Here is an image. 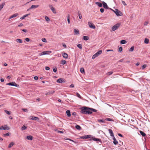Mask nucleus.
Segmentation results:
<instances>
[{"instance_id":"1","label":"nucleus","mask_w":150,"mask_h":150,"mask_svg":"<svg viewBox=\"0 0 150 150\" xmlns=\"http://www.w3.org/2000/svg\"><path fill=\"white\" fill-rule=\"evenodd\" d=\"M90 110V108L87 107L82 108L81 112L82 113L89 114H91Z\"/></svg>"},{"instance_id":"2","label":"nucleus","mask_w":150,"mask_h":150,"mask_svg":"<svg viewBox=\"0 0 150 150\" xmlns=\"http://www.w3.org/2000/svg\"><path fill=\"white\" fill-rule=\"evenodd\" d=\"M102 51L101 50L98 51L97 52L96 54H95L92 57V59H94L96 57H97L102 53Z\"/></svg>"},{"instance_id":"3","label":"nucleus","mask_w":150,"mask_h":150,"mask_svg":"<svg viewBox=\"0 0 150 150\" xmlns=\"http://www.w3.org/2000/svg\"><path fill=\"white\" fill-rule=\"evenodd\" d=\"M120 25V24L117 23L113 26L112 27V30L114 31L117 29L119 27Z\"/></svg>"},{"instance_id":"4","label":"nucleus","mask_w":150,"mask_h":150,"mask_svg":"<svg viewBox=\"0 0 150 150\" xmlns=\"http://www.w3.org/2000/svg\"><path fill=\"white\" fill-rule=\"evenodd\" d=\"M113 11L117 16H121L122 15V13L119 11L117 9H115V11L113 10Z\"/></svg>"},{"instance_id":"5","label":"nucleus","mask_w":150,"mask_h":150,"mask_svg":"<svg viewBox=\"0 0 150 150\" xmlns=\"http://www.w3.org/2000/svg\"><path fill=\"white\" fill-rule=\"evenodd\" d=\"M88 25L89 27L91 28L95 29L96 28L94 24L91 22H88Z\"/></svg>"},{"instance_id":"6","label":"nucleus","mask_w":150,"mask_h":150,"mask_svg":"<svg viewBox=\"0 0 150 150\" xmlns=\"http://www.w3.org/2000/svg\"><path fill=\"white\" fill-rule=\"evenodd\" d=\"M9 127H8L6 125H5L4 126H2L0 127V129H10Z\"/></svg>"},{"instance_id":"7","label":"nucleus","mask_w":150,"mask_h":150,"mask_svg":"<svg viewBox=\"0 0 150 150\" xmlns=\"http://www.w3.org/2000/svg\"><path fill=\"white\" fill-rule=\"evenodd\" d=\"M6 85H8L12 86H14L18 87L19 85L16 84L15 82H11L6 84Z\"/></svg>"},{"instance_id":"8","label":"nucleus","mask_w":150,"mask_h":150,"mask_svg":"<svg viewBox=\"0 0 150 150\" xmlns=\"http://www.w3.org/2000/svg\"><path fill=\"white\" fill-rule=\"evenodd\" d=\"M49 6L51 10L52 11V12L54 13L55 14L56 13V10L54 7L53 6L51 5H50Z\"/></svg>"},{"instance_id":"9","label":"nucleus","mask_w":150,"mask_h":150,"mask_svg":"<svg viewBox=\"0 0 150 150\" xmlns=\"http://www.w3.org/2000/svg\"><path fill=\"white\" fill-rule=\"evenodd\" d=\"M29 119L30 120H39V118L37 117L30 116L29 118Z\"/></svg>"},{"instance_id":"10","label":"nucleus","mask_w":150,"mask_h":150,"mask_svg":"<svg viewBox=\"0 0 150 150\" xmlns=\"http://www.w3.org/2000/svg\"><path fill=\"white\" fill-rule=\"evenodd\" d=\"M80 138L83 139H86L88 138H91V135H85L83 136H82L80 137Z\"/></svg>"},{"instance_id":"11","label":"nucleus","mask_w":150,"mask_h":150,"mask_svg":"<svg viewBox=\"0 0 150 150\" xmlns=\"http://www.w3.org/2000/svg\"><path fill=\"white\" fill-rule=\"evenodd\" d=\"M93 140L95 141H96L97 142H101V139H99L96 138H93V137H91V139H89V140Z\"/></svg>"},{"instance_id":"12","label":"nucleus","mask_w":150,"mask_h":150,"mask_svg":"<svg viewBox=\"0 0 150 150\" xmlns=\"http://www.w3.org/2000/svg\"><path fill=\"white\" fill-rule=\"evenodd\" d=\"M39 5H32L31 7L28 9L27 10V11H29V10L31 9L32 8H38V7Z\"/></svg>"},{"instance_id":"13","label":"nucleus","mask_w":150,"mask_h":150,"mask_svg":"<svg viewBox=\"0 0 150 150\" xmlns=\"http://www.w3.org/2000/svg\"><path fill=\"white\" fill-rule=\"evenodd\" d=\"M54 91H49L48 92H47V93H46L45 94V95H51V94H52L53 93H54Z\"/></svg>"},{"instance_id":"14","label":"nucleus","mask_w":150,"mask_h":150,"mask_svg":"<svg viewBox=\"0 0 150 150\" xmlns=\"http://www.w3.org/2000/svg\"><path fill=\"white\" fill-rule=\"evenodd\" d=\"M18 15V13L14 14L12 15L9 18V19L10 20L13 18H14L17 16Z\"/></svg>"},{"instance_id":"15","label":"nucleus","mask_w":150,"mask_h":150,"mask_svg":"<svg viewBox=\"0 0 150 150\" xmlns=\"http://www.w3.org/2000/svg\"><path fill=\"white\" fill-rule=\"evenodd\" d=\"M103 7L105 8L108 9V6L106 3L104 2H103Z\"/></svg>"},{"instance_id":"16","label":"nucleus","mask_w":150,"mask_h":150,"mask_svg":"<svg viewBox=\"0 0 150 150\" xmlns=\"http://www.w3.org/2000/svg\"><path fill=\"white\" fill-rule=\"evenodd\" d=\"M109 132L111 136L112 137H114L113 132L111 129H109Z\"/></svg>"},{"instance_id":"17","label":"nucleus","mask_w":150,"mask_h":150,"mask_svg":"<svg viewBox=\"0 0 150 150\" xmlns=\"http://www.w3.org/2000/svg\"><path fill=\"white\" fill-rule=\"evenodd\" d=\"M62 56L64 58L66 59H67L68 58V55L65 52L63 53Z\"/></svg>"},{"instance_id":"18","label":"nucleus","mask_w":150,"mask_h":150,"mask_svg":"<svg viewBox=\"0 0 150 150\" xmlns=\"http://www.w3.org/2000/svg\"><path fill=\"white\" fill-rule=\"evenodd\" d=\"M113 140H114V141L113 142V143L115 145H116L117 144H118V142L117 141L116 139L115 138V137H113Z\"/></svg>"},{"instance_id":"19","label":"nucleus","mask_w":150,"mask_h":150,"mask_svg":"<svg viewBox=\"0 0 150 150\" xmlns=\"http://www.w3.org/2000/svg\"><path fill=\"white\" fill-rule=\"evenodd\" d=\"M5 2H4L0 5V11L3 8L4 6L5 5Z\"/></svg>"},{"instance_id":"20","label":"nucleus","mask_w":150,"mask_h":150,"mask_svg":"<svg viewBox=\"0 0 150 150\" xmlns=\"http://www.w3.org/2000/svg\"><path fill=\"white\" fill-rule=\"evenodd\" d=\"M66 113L68 117H70L71 115L70 112L69 110H67L66 112Z\"/></svg>"},{"instance_id":"21","label":"nucleus","mask_w":150,"mask_h":150,"mask_svg":"<svg viewBox=\"0 0 150 150\" xmlns=\"http://www.w3.org/2000/svg\"><path fill=\"white\" fill-rule=\"evenodd\" d=\"M33 137L31 136H28L26 137L27 139L30 140H32L33 139Z\"/></svg>"},{"instance_id":"22","label":"nucleus","mask_w":150,"mask_h":150,"mask_svg":"<svg viewBox=\"0 0 150 150\" xmlns=\"http://www.w3.org/2000/svg\"><path fill=\"white\" fill-rule=\"evenodd\" d=\"M14 144V143H13V142H11L10 144L8 146V147L9 148H10L12 146H13Z\"/></svg>"},{"instance_id":"23","label":"nucleus","mask_w":150,"mask_h":150,"mask_svg":"<svg viewBox=\"0 0 150 150\" xmlns=\"http://www.w3.org/2000/svg\"><path fill=\"white\" fill-rule=\"evenodd\" d=\"M91 110L90 111V113L91 114L92 113V112H96L97 110L95 109L90 108Z\"/></svg>"},{"instance_id":"24","label":"nucleus","mask_w":150,"mask_h":150,"mask_svg":"<svg viewBox=\"0 0 150 150\" xmlns=\"http://www.w3.org/2000/svg\"><path fill=\"white\" fill-rule=\"evenodd\" d=\"M96 4L98 5L100 7H101L102 6V4L101 3L99 2H96Z\"/></svg>"},{"instance_id":"25","label":"nucleus","mask_w":150,"mask_h":150,"mask_svg":"<svg viewBox=\"0 0 150 150\" xmlns=\"http://www.w3.org/2000/svg\"><path fill=\"white\" fill-rule=\"evenodd\" d=\"M16 41L17 42L20 43H22V41L20 39H19V38L17 39H16Z\"/></svg>"},{"instance_id":"26","label":"nucleus","mask_w":150,"mask_h":150,"mask_svg":"<svg viewBox=\"0 0 150 150\" xmlns=\"http://www.w3.org/2000/svg\"><path fill=\"white\" fill-rule=\"evenodd\" d=\"M127 42V41L125 40H122L120 42V43L122 44H125Z\"/></svg>"},{"instance_id":"27","label":"nucleus","mask_w":150,"mask_h":150,"mask_svg":"<svg viewBox=\"0 0 150 150\" xmlns=\"http://www.w3.org/2000/svg\"><path fill=\"white\" fill-rule=\"evenodd\" d=\"M140 134L143 136L144 137L146 135V134L142 131H140Z\"/></svg>"},{"instance_id":"28","label":"nucleus","mask_w":150,"mask_h":150,"mask_svg":"<svg viewBox=\"0 0 150 150\" xmlns=\"http://www.w3.org/2000/svg\"><path fill=\"white\" fill-rule=\"evenodd\" d=\"M66 61L64 60H61V64H66Z\"/></svg>"},{"instance_id":"29","label":"nucleus","mask_w":150,"mask_h":150,"mask_svg":"<svg viewBox=\"0 0 150 150\" xmlns=\"http://www.w3.org/2000/svg\"><path fill=\"white\" fill-rule=\"evenodd\" d=\"M83 39L84 40H87L89 39V37L87 36H83Z\"/></svg>"},{"instance_id":"30","label":"nucleus","mask_w":150,"mask_h":150,"mask_svg":"<svg viewBox=\"0 0 150 150\" xmlns=\"http://www.w3.org/2000/svg\"><path fill=\"white\" fill-rule=\"evenodd\" d=\"M78 130H80L81 129V127L79 125H76L75 127Z\"/></svg>"},{"instance_id":"31","label":"nucleus","mask_w":150,"mask_h":150,"mask_svg":"<svg viewBox=\"0 0 150 150\" xmlns=\"http://www.w3.org/2000/svg\"><path fill=\"white\" fill-rule=\"evenodd\" d=\"M149 42V40L147 38H145L144 41V43L146 44H148Z\"/></svg>"},{"instance_id":"32","label":"nucleus","mask_w":150,"mask_h":150,"mask_svg":"<svg viewBox=\"0 0 150 150\" xmlns=\"http://www.w3.org/2000/svg\"><path fill=\"white\" fill-rule=\"evenodd\" d=\"M57 82L59 83H62V79H59L57 80Z\"/></svg>"},{"instance_id":"33","label":"nucleus","mask_w":150,"mask_h":150,"mask_svg":"<svg viewBox=\"0 0 150 150\" xmlns=\"http://www.w3.org/2000/svg\"><path fill=\"white\" fill-rule=\"evenodd\" d=\"M74 33L76 34H79V31L78 29H74Z\"/></svg>"},{"instance_id":"34","label":"nucleus","mask_w":150,"mask_h":150,"mask_svg":"<svg viewBox=\"0 0 150 150\" xmlns=\"http://www.w3.org/2000/svg\"><path fill=\"white\" fill-rule=\"evenodd\" d=\"M45 20L47 21H50V19L47 16H45Z\"/></svg>"},{"instance_id":"35","label":"nucleus","mask_w":150,"mask_h":150,"mask_svg":"<svg viewBox=\"0 0 150 150\" xmlns=\"http://www.w3.org/2000/svg\"><path fill=\"white\" fill-rule=\"evenodd\" d=\"M67 21L69 24L70 23V15L69 14H68L67 16Z\"/></svg>"},{"instance_id":"36","label":"nucleus","mask_w":150,"mask_h":150,"mask_svg":"<svg viewBox=\"0 0 150 150\" xmlns=\"http://www.w3.org/2000/svg\"><path fill=\"white\" fill-rule=\"evenodd\" d=\"M105 120L108 121H114V120L113 119L110 118H106L105 119Z\"/></svg>"},{"instance_id":"37","label":"nucleus","mask_w":150,"mask_h":150,"mask_svg":"<svg viewBox=\"0 0 150 150\" xmlns=\"http://www.w3.org/2000/svg\"><path fill=\"white\" fill-rule=\"evenodd\" d=\"M80 71L81 73H83L85 72L84 69V68L82 67L80 69Z\"/></svg>"},{"instance_id":"38","label":"nucleus","mask_w":150,"mask_h":150,"mask_svg":"<svg viewBox=\"0 0 150 150\" xmlns=\"http://www.w3.org/2000/svg\"><path fill=\"white\" fill-rule=\"evenodd\" d=\"M78 16H79V19H81V18H82V16L81 14L80 13L79 11L78 12Z\"/></svg>"},{"instance_id":"39","label":"nucleus","mask_w":150,"mask_h":150,"mask_svg":"<svg viewBox=\"0 0 150 150\" xmlns=\"http://www.w3.org/2000/svg\"><path fill=\"white\" fill-rule=\"evenodd\" d=\"M77 46L80 49H81L82 48V45L81 44H79L77 45Z\"/></svg>"},{"instance_id":"40","label":"nucleus","mask_w":150,"mask_h":150,"mask_svg":"<svg viewBox=\"0 0 150 150\" xmlns=\"http://www.w3.org/2000/svg\"><path fill=\"white\" fill-rule=\"evenodd\" d=\"M46 52H45V51L43 52H42L40 53L39 54L41 56L44 55L46 54V53H45Z\"/></svg>"},{"instance_id":"41","label":"nucleus","mask_w":150,"mask_h":150,"mask_svg":"<svg viewBox=\"0 0 150 150\" xmlns=\"http://www.w3.org/2000/svg\"><path fill=\"white\" fill-rule=\"evenodd\" d=\"M134 48V46L132 47L131 48L129 49V51L132 52L133 51Z\"/></svg>"},{"instance_id":"42","label":"nucleus","mask_w":150,"mask_h":150,"mask_svg":"<svg viewBox=\"0 0 150 150\" xmlns=\"http://www.w3.org/2000/svg\"><path fill=\"white\" fill-rule=\"evenodd\" d=\"M64 139H65V140H70V141H72V142H74L75 143H76L75 141H73V140H71V139H69V138H65Z\"/></svg>"},{"instance_id":"43","label":"nucleus","mask_w":150,"mask_h":150,"mask_svg":"<svg viewBox=\"0 0 150 150\" xmlns=\"http://www.w3.org/2000/svg\"><path fill=\"white\" fill-rule=\"evenodd\" d=\"M4 112L7 114L10 115L11 114V113L10 111H8L6 110H4Z\"/></svg>"},{"instance_id":"44","label":"nucleus","mask_w":150,"mask_h":150,"mask_svg":"<svg viewBox=\"0 0 150 150\" xmlns=\"http://www.w3.org/2000/svg\"><path fill=\"white\" fill-rule=\"evenodd\" d=\"M26 128H27V127L25 125H23L21 129L22 130H25Z\"/></svg>"},{"instance_id":"45","label":"nucleus","mask_w":150,"mask_h":150,"mask_svg":"<svg viewBox=\"0 0 150 150\" xmlns=\"http://www.w3.org/2000/svg\"><path fill=\"white\" fill-rule=\"evenodd\" d=\"M10 134L9 133H6V134H4L3 135V136L4 137H6V136H9Z\"/></svg>"},{"instance_id":"46","label":"nucleus","mask_w":150,"mask_h":150,"mask_svg":"<svg viewBox=\"0 0 150 150\" xmlns=\"http://www.w3.org/2000/svg\"><path fill=\"white\" fill-rule=\"evenodd\" d=\"M148 23L149 22L148 21H145V22H144V25L145 26L147 25L148 24Z\"/></svg>"},{"instance_id":"47","label":"nucleus","mask_w":150,"mask_h":150,"mask_svg":"<svg viewBox=\"0 0 150 150\" xmlns=\"http://www.w3.org/2000/svg\"><path fill=\"white\" fill-rule=\"evenodd\" d=\"M42 41L44 42H47V41L46 39L45 38H42Z\"/></svg>"},{"instance_id":"48","label":"nucleus","mask_w":150,"mask_h":150,"mask_svg":"<svg viewBox=\"0 0 150 150\" xmlns=\"http://www.w3.org/2000/svg\"><path fill=\"white\" fill-rule=\"evenodd\" d=\"M113 73V72L112 71H110L107 73V74L108 75H111Z\"/></svg>"},{"instance_id":"49","label":"nucleus","mask_w":150,"mask_h":150,"mask_svg":"<svg viewBox=\"0 0 150 150\" xmlns=\"http://www.w3.org/2000/svg\"><path fill=\"white\" fill-rule=\"evenodd\" d=\"M45 52H46L45 53H46V54H49L50 53H51L52 52L51 51H45Z\"/></svg>"},{"instance_id":"50","label":"nucleus","mask_w":150,"mask_h":150,"mask_svg":"<svg viewBox=\"0 0 150 150\" xmlns=\"http://www.w3.org/2000/svg\"><path fill=\"white\" fill-rule=\"evenodd\" d=\"M122 47H120L119 48L118 51L120 52H121L122 51Z\"/></svg>"},{"instance_id":"51","label":"nucleus","mask_w":150,"mask_h":150,"mask_svg":"<svg viewBox=\"0 0 150 150\" xmlns=\"http://www.w3.org/2000/svg\"><path fill=\"white\" fill-rule=\"evenodd\" d=\"M122 2L124 6H126L127 5V4H126L125 1H122Z\"/></svg>"},{"instance_id":"52","label":"nucleus","mask_w":150,"mask_h":150,"mask_svg":"<svg viewBox=\"0 0 150 150\" xmlns=\"http://www.w3.org/2000/svg\"><path fill=\"white\" fill-rule=\"evenodd\" d=\"M22 110L24 112H28V110L27 109H22Z\"/></svg>"},{"instance_id":"53","label":"nucleus","mask_w":150,"mask_h":150,"mask_svg":"<svg viewBox=\"0 0 150 150\" xmlns=\"http://www.w3.org/2000/svg\"><path fill=\"white\" fill-rule=\"evenodd\" d=\"M146 64L143 65L142 66V69H144V68H146Z\"/></svg>"},{"instance_id":"54","label":"nucleus","mask_w":150,"mask_h":150,"mask_svg":"<svg viewBox=\"0 0 150 150\" xmlns=\"http://www.w3.org/2000/svg\"><path fill=\"white\" fill-rule=\"evenodd\" d=\"M25 40L27 42H29L30 41V39L28 38H26L25 39Z\"/></svg>"},{"instance_id":"55","label":"nucleus","mask_w":150,"mask_h":150,"mask_svg":"<svg viewBox=\"0 0 150 150\" xmlns=\"http://www.w3.org/2000/svg\"><path fill=\"white\" fill-rule=\"evenodd\" d=\"M100 11L101 13H103L104 11V9L103 8H101L100 9Z\"/></svg>"},{"instance_id":"56","label":"nucleus","mask_w":150,"mask_h":150,"mask_svg":"<svg viewBox=\"0 0 150 150\" xmlns=\"http://www.w3.org/2000/svg\"><path fill=\"white\" fill-rule=\"evenodd\" d=\"M98 122H104V121L103 120H98Z\"/></svg>"},{"instance_id":"57","label":"nucleus","mask_w":150,"mask_h":150,"mask_svg":"<svg viewBox=\"0 0 150 150\" xmlns=\"http://www.w3.org/2000/svg\"><path fill=\"white\" fill-rule=\"evenodd\" d=\"M53 71L54 72H56L57 71V69L56 68H54L53 69Z\"/></svg>"},{"instance_id":"58","label":"nucleus","mask_w":150,"mask_h":150,"mask_svg":"<svg viewBox=\"0 0 150 150\" xmlns=\"http://www.w3.org/2000/svg\"><path fill=\"white\" fill-rule=\"evenodd\" d=\"M50 68L48 67H45V69L46 70H49L50 69Z\"/></svg>"},{"instance_id":"59","label":"nucleus","mask_w":150,"mask_h":150,"mask_svg":"<svg viewBox=\"0 0 150 150\" xmlns=\"http://www.w3.org/2000/svg\"><path fill=\"white\" fill-rule=\"evenodd\" d=\"M76 96L78 97H79V98H81V96H80V94L79 93H76Z\"/></svg>"},{"instance_id":"60","label":"nucleus","mask_w":150,"mask_h":150,"mask_svg":"<svg viewBox=\"0 0 150 150\" xmlns=\"http://www.w3.org/2000/svg\"><path fill=\"white\" fill-rule=\"evenodd\" d=\"M23 25V24L22 23H21L19 25H18V27H21V26H22Z\"/></svg>"},{"instance_id":"61","label":"nucleus","mask_w":150,"mask_h":150,"mask_svg":"<svg viewBox=\"0 0 150 150\" xmlns=\"http://www.w3.org/2000/svg\"><path fill=\"white\" fill-rule=\"evenodd\" d=\"M34 79L35 80H37L38 79V77L37 76H35L34 77Z\"/></svg>"},{"instance_id":"62","label":"nucleus","mask_w":150,"mask_h":150,"mask_svg":"<svg viewBox=\"0 0 150 150\" xmlns=\"http://www.w3.org/2000/svg\"><path fill=\"white\" fill-rule=\"evenodd\" d=\"M25 17L24 16V15L23 16L21 17L20 18V19L21 20H23L25 18Z\"/></svg>"},{"instance_id":"63","label":"nucleus","mask_w":150,"mask_h":150,"mask_svg":"<svg viewBox=\"0 0 150 150\" xmlns=\"http://www.w3.org/2000/svg\"><path fill=\"white\" fill-rule=\"evenodd\" d=\"M74 85L73 84L71 85L70 86V87L71 88H74Z\"/></svg>"},{"instance_id":"64","label":"nucleus","mask_w":150,"mask_h":150,"mask_svg":"<svg viewBox=\"0 0 150 150\" xmlns=\"http://www.w3.org/2000/svg\"><path fill=\"white\" fill-rule=\"evenodd\" d=\"M124 60V59H120V60H119L118 62H122Z\"/></svg>"}]
</instances>
